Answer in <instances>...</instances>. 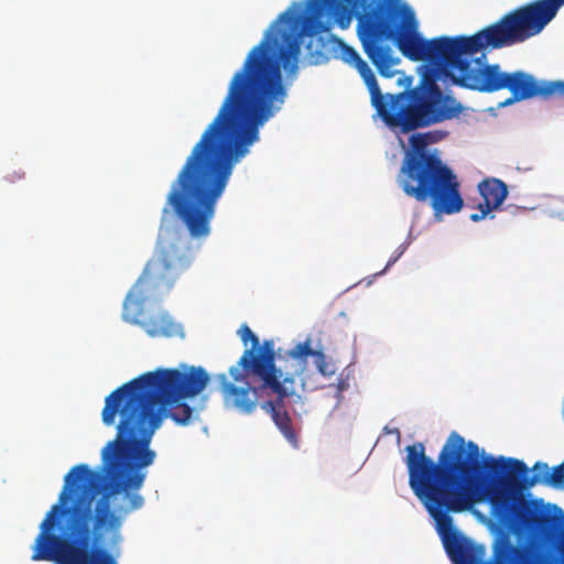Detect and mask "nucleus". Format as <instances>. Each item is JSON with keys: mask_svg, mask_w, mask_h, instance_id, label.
<instances>
[{"mask_svg": "<svg viewBox=\"0 0 564 564\" xmlns=\"http://www.w3.org/2000/svg\"><path fill=\"white\" fill-rule=\"evenodd\" d=\"M505 464L511 466L513 473L521 478L520 486L524 489L531 488L540 481L553 487H564V462L555 466L551 474L546 463L538 462L532 468L533 476H529V467L522 460L508 458Z\"/></svg>", "mask_w": 564, "mask_h": 564, "instance_id": "nucleus-11", "label": "nucleus"}, {"mask_svg": "<svg viewBox=\"0 0 564 564\" xmlns=\"http://www.w3.org/2000/svg\"><path fill=\"white\" fill-rule=\"evenodd\" d=\"M430 141L429 133L411 135V149L404 154L397 183L406 196L420 203L429 200L435 216L456 214L464 206L459 183L441 158L427 149Z\"/></svg>", "mask_w": 564, "mask_h": 564, "instance_id": "nucleus-6", "label": "nucleus"}, {"mask_svg": "<svg viewBox=\"0 0 564 564\" xmlns=\"http://www.w3.org/2000/svg\"><path fill=\"white\" fill-rule=\"evenodd\" d=\"M486 467L488 468V470L495 475H498L502 471V469L506 467L502 466L498 460L494 459V458H490L487 463H486Z\"/></svg>", "mask_w": 564, "mask_h": 564, "instance_id": "nucleus-17", "label": "nucleus"}, {"mask_svg": "<svg viewBox=\"0 0 564 564\" xmlns=\"http://www.w3.org/2000/svg\"><path fill=\"white\" fill-rule=\"evenodd\" d=\"M340 58H341L345 63H347V64H349V65L354 66V64H355V63H357V62H358V59H360L361 57H360V55L356 52V50H355V48H352L351 46H349V45H347V44H344V43H343V44H341V46H340Z\"/></svg>", "mask_w": 564, "mask_h": 564, "instance_id": "nucleus-16", "label": "nucleus"}, {"mask_svg": "<svg viewBox=\"0 0 564 564\" xmlns=\"http://www.w3.org/2000/svg\"><path fill=\"white\" fill-rule=\"evenodd\" d=\"M536 8L535 1L529 2L469 36L424 40L417 32L413 12L399 0H306L305 11L297 4V58L303 37L308 36L307 54L312 63L318 64L323 54L312 50L314 37L329 32L334 24L348 28L352 17L357 15V34L362 50L382 77L400 74L393 69L400 59L393 56L389 45L383 44L392 41L403 56L435 64L452 76L455 85L479 93L507 89L510 97L501 106L534 97L564 100V80H538L524 70L505 72L499 64L473 58L486 50L512 46L540 34L550 22L539 24Z\"/></svg>", "mask_w": 564, "mask_h": 564, "instance_id": "nucleus-1", "label": "nucleus"}, {"mask_svg": "<svg viewBox=\"0 0 564 564\" xmlns=\"http://www.w3.org/2000/svg\"><path fill=\"white\" fill-rule=\"evenodd\" d=\"M538 3L536 21L542 25L544 22H551L564 6V0H534Z\"/></svg>", "mask_w": 564, "mask_h": 564, "instance_id": "nucleus-14", "label": "nucleus"}, {"mask_svg": "<svg viewBox=\"0 0 564 564\" xmlns=\"http://www.w3.org/2000/svg\"><path fill=\"white\" fill-rule=\"evenodd\" d=\"M310 357L314 358V364L321 375L324 377H330L334 375V366L327 361L325 354L322 350H314L311 347Z\"/></svg>", "mask_w": 564, "mask_h": 564, "instance_id": "nucleus-15", "label": "nucleus"}, {"mask_svg": "<svg viewBox=\"0 0 564 564\" xmlns=\"http://www.w3.org/2000/svg\"><path fill=\"white\" fill-rule=\"evenodd\" d=\"M354 67L357 69L361 78L364 79L369 93H370V99L371 105L377 110V113L381 118V113L386 110L390 96H393V94H382L381 89L377 83L376 76L368 65L366 61L362 58L358 59L357 63L354 64Z\"/></svg>", "mask_w": 564, "mask_h": 564, "instance_id": "nucleus-13", "label": "nucleus"}, {"mask_svg": "<svg viewBox=\"0 0 564 564\" xmlns=\"http://www.w3.org/2000/svg\"><path fill=\"white\" fill-rule=\"evenodd\" d=\"M426 62V59H424ZM422 75L420 83L410 88L412 77L400 74L398 84L408 83V88L399 94L390 96L389 104L381 113L382 121L391 129H399L403 133L414 131L419 128L430 127L458 117L463 106L451 96L444 95L437 84L440 75L449 78L435 64Z\"/></svg>", "mask_w": 564, "mask_h": 564, "instance_id": "nucleus-7", "label": "nucleus"}, {"mask_svg": "<svg viewBox=\"0 0 564 564\" xmlns=\"http://www.w3.org/2000/svg\"><path fill=\"white\" fill-rule=\"evenodd\" d=\"M409 485L435 520L446 553L454 564H535L529 551L514 545L508 538L495 541L492 557L485 562L486 549L475 544L455 530L451 512L470 510L475 503L487 500L491 514L506 527L539 524L541 517L529 501L511 495L496 480L486 481L480 488L473 478L481 468L479 447L465 442L452 432L434 462L425 453L423 443L405 447Z\"/></svg>", "mask_w": 564, "mask_h": 564, "instance_id": "nucleus-2", "label": "nucleus"}, {"mask_svg": "<svg viewBox=\"0 0 564 564\" xmlns=\"http://www.w3.org/2000/svg\"><path fill=\"white\" fill-rule=\"evenodd\" d=\"M241 341L251 347L246 349L238 362L229 368V375L234 382L249 383L273 373L274 343L265 339L260 344L259 337L246 324L238 330Z\"/></svg>", "mask_w": 564, "mask_h": 564, "instance_id": "nucleus-9", "label": "nucleus"}, {"mask_svg": "<svg viewBox=\"0 0 564 564\" xmlns=\"http://www.w3.org/2000/svg\"><path fill=\"white\" fill-rule=\"evenodd\" d=\"M192 252L183 237L160 245L154 256L147 262L141 275L128 292L122 318L139 325L150 337H174L182 333L180 324L175 323L165 311L144 315L147 303L162 300L175 281L192 263Z\"/></svg>", "mask_w": 564, "mask_h": 564, "instance_id": "nucleus-5", "label": "nucleus"}, {"mask_svg": "<svg viewBox=\"0 0 564 564\" xmlns=\"http://www.w3.org/2000/svg\"><path fill=\"white\" fill-rule=\"evenodd\" d=\"M102 476L86 464L74 466L40 524L33 544V561L55 564H119L121 528L126 517L141 509L142 499L132 498L127 509L111 510L109 494H102Z\"/></svg>", "mask_w": 564, "mask_h": 564, "instance_id": "nucleus-4", "label": "nucleus"}, {"mask_svg": "<svg viewBox=\"0 0 564 564\" xmlns=\"http://www.w3.org/2000/svg\"><path fill=\"white\" fill-rule=\"evenodd\" d=\"M311 354V339L296 344L284 355L273 356V376L276 382L284 387L285 392L295 394L294 383L307 369V358Z\"/></svg>", "mask_w": 564, "mask_h": 564, "instance_id": "nucleus-10", "label": "nucleus"}, {"mask_svg": "<svg viewBox=\"0 0 564 564\" xmlns=\"http://www.w3.org/2000/svg\"><path fill=\"white\" fill-rule=\"evenodd\" d=\"M24 177V173L23 172H13L12 174H8L6 176V178L9 181V182H15L18 180H22Z\"/></svg>", "mask_w": 564, "mask_h": 564, "instance_id": "nucleus-19", "label": "nucleus"}, {"mask_svg": "<svg viewBox=\"0 0 564 564\" xmlns=\"http://www.w3.org/2000/svg\"><path fill=\"white\" fill-rule=\"evenodd\" d=\"M217 380L226 408L251 414L260 405L271 416L285 440L293 446H297V435L284 403L285 398L292 394L285 392L284 387L276 382L273 373L246 383L243 387H237L230 382L226 373H219Z\"/></svg>", "mask_w": 564, "mask_h": 564, "instance_id": "nucleus-8", "label": "nucleus"}, {"mask_svg": "<svg viewBox=\"0 0 564 564\" xmlns=\"http://www.w3.org/2000/svg\"><path fill=\"white\" fill-rule=\"evenodd\" d=\"M560 513H562V510L561 508H557L556 506L554 507Z\"/></svg>", "mask_w": 564, "mask_h": 564, "instance_id": "nucleus-20", "label": "nucleus"}, {"mask_svg": "<svg viewBox=\"0 0 564 564\" xmlns=\"http://www.w3.org/2000/svg\"><path fill=\"white\" fill-rule=\"evenodd\" d=\"M478 191L484 203L478 205L479 213L470 215V220L478 223L482 220L490 212L498 209L508 196L507 184L495 177H489L478 184Z\"/></svg>", "mask_w": 564, "mask_h": 564, "instance_id": "nucleus-12", "label": "nucleus"}, {"mask_svg": "<svg viewBox=\"0 0 564 564\" xmlns=\"http://www.w3.org/2000/svg\"><path fill=\"white\" fill-rule=\"evenodd\" d=\"M210 377L203 367L184 366L183 369L160 368L145 372L111 391L105 399L101 421L106 426L116 425V437L101 451L102 469L109 480L111 497L122 494L121 503L111 510L129 508L132 498H144L137 491L143 486L142 468L153 464L155 453L150 443L164 419L178 425H189L197 411L184 402L197 397Z\"/></svg>", "mask_w": 564, "mask_h": 564, "instance_id": "nucleus-3", "label": "nucleus"}, {"mask_svg": "<svg viewBox=\"0 0 564 564\" xmlns=\"http://www.w3.org/2000/svg\"><path fill=\"white\" fill-rule=\"evenodd\" d=\"M404 252V247H399V249L397 250V253H394V256L388 261L387 263V267L386 268H389L391 267L400 257L401 254Z\"/></svg>", "mask_w": 564, "mask_h": 564, "instance_id": "nucleus-18", "label": "nucleus"}]
</instances>
